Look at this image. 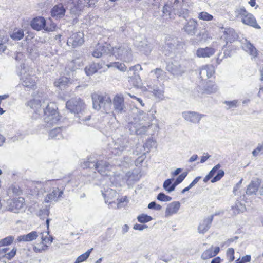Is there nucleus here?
Masks as SVG:
<instances>
[{
	"label": "nucleus",
	"instance_id": "1",
	"mask_svg": "<svg viewBox=\"0 0 263 263\" xmlns=\"http://www.w3.org/2000/svg\"><path fill=\"white\" fill-rule=\"evenodd\" d=\"M155 109H151L149 113L139 110L137 114L134 123L129 124L128 127L132 134L143 135L146 133L149 128L152 127L154 135L158 132L159 125L156 119Z\"/></svg>",
	"mask_w": 263,
	"mask_h": 263
},
{
	"label": "nucleus",
	"instance_id": "2",
	"mask_svg": "<svg viewBox=\"0 0 263 263\" xmlns=\"http://www.w3.org/2000/svg\"><path fill=\"white\" fill-rule=\"evenodd\" d=\"M28 105L34 112L39 115L44 114V120L47 126L57 123L60 120L59 113L57 111V107L53 103H49L47 99L35 98L28 103Z\"/></svg>",
	"mask_w": 263,
	"mask_h": 263
},
{
	"label": "nucleus",
	"instance_id": "3",
	"mask_svg": "<svg viewBox=\"0 0 263 263\" xmlns=\"http://www.w3.org/2000/svg\"><path fill=\"white\" fill-rule=\"evenodd\" d=\"M111 53L117 59L126 63L130 62L133 58L132 49L127 43L119 44L112 47Z\"/></svg>",
	"mask_w": 263,
	"mask_h": 263
},
{
	"label": "nucleus",
	"instance_id": "4",
	"mask_svg": "<svg viewBox=\"0 0 263 263\" xmlns=\"http://www.w3.org/2000/svg\"><path fill=\"white\" fill-rule=\"evenodd\" d=\"M93 108L97 110L103 109L106 113L109 112L111 110V100L107 95H99L93 93L91 95Z\"/></svg>",
	"mask_w": 263,
	"mask_h": 263
},
{
	"label": "nucleus",
	"instance_id": "5",
	"mask_svg": "<svg viewBox=\"0 0 263 263\" xmlns=\"http://www.w3.org/2000/svg\"><path fill=\"white\" fill-rule=\"evenodd\" d=\"M21 70L20 71L21 74V82L22 85L27 90H34L36 88V82L37 77L29 71H27L25 67V65L23 64L21 66Z\"/></svg>",
	"mask_w": 263,
	"mask_h": 263
},
{
	"label": "nucleus",
	"instance_id": "6",
	"mask_svg": "<svg viewBox=\"0 0 263 263\" xmlns=\"http://www.w3.org/2000/svg\"><path fill=\"white\" fill-rule=\"evenodd\" d=\"M84 168L95 166L96 170L101 175H107L111 168V166L106 160H98L96 163L89 161L81 163Z\"/></svg>",
	"mask_w": 263,
	"mask_h": 263
},
{
	"label": "nucleus",
	"instance_id": "7",
	"mask_svg": "<svg viewBox=\"0 0 263 263\" xmlns=\"http://www.w3.org/2000/svg\"><path fill=\"white\" fill-rule=\"evenodd\" d=\"M235 13L236 17L237 18L240 19L244 24L257 29L260 28L253 15L248 12L244 8L236 9Z\"/></svg>",
	"mask_w": 263,
	"mask_h": 263
},
{
	"label": "nucleus",
	"instance_id": "8",
	"mask_svg": "<svg viewBox=\"0 0 263 263\" xmlns=\"http://www.w3.org/2000/svg\"><path fill=\"white\" fill-rule=\"evenodd\" d=\"M66 106L71 112L82 114L85 108L83 101L79 98H72L66 102Z\"/></svg>",
	"mask_w": 263,
	"mask_h": 263
},
{
	"label": "nucleus",
	"instance_id": "9",
	"mask_svg": "<svg viewBox=\"0 0 263 263\" xmlns=\"http://www.w3.org/2000/svg\"><path fill=\"white\" fill-rule=\"evenodd\" d=\"M25 208V200L23 197L14 198L7 201V210L14 213L24 211Z\"/></svg>",
	"mask_w": 263,
	"mask_h": 263
},
{
	"label": "nucleus",
	"instance_id": "10",
	"mask_svg": "<svg viewBox=\"0 0 263 263\" xmlns=\"http://www.w3.org/2000/svg\"><path fill=\"white\" fill-rule=\"evenodd\" d=\"M219 34L220 39L226 42L224 46H226L228 42H233L238 38V35L234 29L230 27L224 28L221 27L220 28Z\"/></svg>",
	"mask_w": 263,
	"mask_h": 263
},
{
	"label": "nucleus",
	"instance_id": "11",
	"mask_svg": "<svg viewBox=\"0 0 263 263\" xmlns=\"http://www.w3.org/2000/svg\"><path fill=\"white\" fill-rule=\"evenodd\" d=\"M40 234L42 235L41 239L42 242L38 244L37 246L33 247V250L35 253H41L48 250V246L47 244H51L53 241L52 236H48L49 235V232L41 233Z\"/></svg>",
	"mask_w": 263,
	"mask_h": 263
},
{
	"label": "nucleus",
	"instance_id": "12",
	"mask_svg": "<svg viewBox=\"0 0 263 263\" xmlns=\"http://www.w3.org/2000/svg\"><path fill=\"white\" fill-rule=\"evenodd\" d=\"M73 6L70 9V12L72 17H73V23H76L78 22L77 17L82 13L83 9L85 5V3L82 0H73Z\"/></svg>",
	"mask_w": 263,
	"mask_h": 263
},
{
	"label": "nucleus",
	"instance_id": "13",
	"mask_svg": "<svg viewBox=\"0 0 263 263\" xmlns=\"http://www.w3.org/2000/svg\"><path fill=\"white\" fill-rule=\"evenodd\" d=\"M128 140L125 138L118 139L111 147V153L115 155H120L127 147Z\"/></svg>",
	"mask_w": 263,
	"mask_h": 263
},
{
	"label": "nucleus",
	"instance_id": "14",
	"mask_svg": "<svg viewBox=\"0 0 263 263\" xmlns=\"http://www.w3.org/2000/svg\"><path fill=\"white\" fill-rule=\"evenodd\" d=\"M84 35L83 32H78L73 33L67 40V44L68 46L75 48L82 45L84 42Z\"/></svg>",
	"mask_w": 263,
	"mask_h": 263
},
{
	"label": "nucleus",
	"instance_id": "15",
	"mask_svg": "<svg viewBox=\"0 0 263 263\" xmlns=\"http://www.w3.org/2000/svg\"><path fill=\"white\" fill-rule=\"evenodd\" d=\"M115 111L117 113L122 114L125 112L124 99L122 95H116L112 100Z\"/></svg>",
	"mask_w": 263,
	"mask_h": 263
},
{
	"label": "nucleus",
	"instance_id": "16",
	"mask_svg": "<svg viewBox=\"0 0 263 263\" xmlns=\"http://www.w3.org/2000/svg\"><path fill=\"white\" fill-rule=\"evenodd\" d=\"M166 69L168 72L176 76L181 75L185 71L184 68L181 66L179 62L176 60L168 62L166 66Z\"/></svg>",
	"mask_w": 263,
	"mask_h": 263
},
{
	"label": "nucleus",
	"instance_id": "17",
	"mask_svg": "<svg viewBox=\"0 0 263 263\" xmlns=\"http://www.w3.org/2000/svg\"><path fill=\"white\" fill-rule=\"evenodd\" d=\"M63 194L62 190H60L58 187H53L52 192L46 196L44 202L47 203L57 202L62 197Z\"/></svg>",
	"mask_w": 263,
	"mask_h": 263
},
{
	"label": "nucleus",
	"instance_id": "18",
	"mask_svg": "<svg viewBox=\"0 0 263 263\" xmlns=\"http://www.w3.org/2000/svg\"><path fill=\"white\" fill-rule=\"evenodd\" d=\"M182 115L185 120L193 123H198L201 119L205 116L203 114L191 111H184Z\"/></svg>",
	"mask_w": 263,
	"mask_h": 263
},
{
	"label": "nucleus",
	"instance_id": "19",
	"mask_svg": "<svg viewBox=\"0 0 263 263\" xmlns=\"http://www.w3.org/2000/svg\"><path fill=\"white\" fill-rule=\"evenodd\" d=\"M135 46L145 54H148L152 50V46L146 39L143 38L141 40L137 39L135 43Z\"/></svg>",
	"mask_w": 263,
	"mask_h": 263
},
{
	"label": "nucleus",
	"instance_id": "20",
	"mask_svg": "<svg viewBox=\"0 0 263 263\" xmlns=\"http://www.w3.org/2000/svg\"><path fill=\"white\" fill-rule=\"evenodd\" d=\"M198 26L197 20L191 18L184 25L182 30L188 35L193 36L195 34Z\"/></svg>",
	"mask_w": 263,
	"mask_h": 263
},
{
	"label": "nucleus",
	"instance_id": "21",
	"mask_svg": "<svg viewBox=\"0 0 263 263\" xmlns=\"http://www.w3.org/2000/svg\"><path fill=\"white\" fill-rule=\"evenodd\" d=\"M220 167L221 165L218 164L208 174L212 178L211 180L212 183H214L220 180L223 177L224 172L222 170H219Z\"/></svg>",
	"mask_w": 263,
	"mask_h": 263
},
{
	"label": "nucleus",
	"instance_id": "22",
	"mask_svg": "<svg viewBox=\"0 0 263 263\" xmlns=\"http://www.w3.org/2000/svg\"><path fill=\"white\" fill-rule=\"evenodd\" d=\"M214 215H212L201 220L198 227V231L200 234H203L209 230Z\"/></svg>",
	"mask_w": 263,
	"mask_h": 263
},
{
	"label": "nucleus",
	"instance_id": "23",
	"mask_svg": "<svg viewBox=\"0 0 263 263\" xmlns=\"http://www.w3.org/2000/svg\"><path fill=\"white\" fill-rule=\"evenodd\" d=\"M102 195L106 203H108L109 208L113 204H115V202L113 200L117 196V192L115 190L108 189L105 192H102Z\"/></svg>",
	"mask_w": 263,
	"mask_h": 263
},
{
	"label": "nucleus",
	"instance_id": "24",
	"mask_svg": "<svg viewBox=\"0 0 263 263\" xmlns=\"http://www.w3.org/2000/svg\"><path fill=\"white\" fill-rule=\"evenodd\" d=\"M215 49L211 47L199 48L197 50L196 54L199 58H210L215 53Z\"/></svg>",
	"mask_w": 263,
	"mask_h": 263
},
{
	"label": "nucleus",
	"instance_id": "25",
	"mask_svg": "<svg viewBox=\"0 0 263 263\" xmlns=\"http://www.w3.org/2000/svg\"><path fill=\"white\" fill-rule=\"evenodd\" d=\"M46 21L43 17H37L31 21L30 25L35 30L40 31L42 29L45 30Z\"/></svg>",
	"mask_w": 263,
	"mask_h": 263
},
{
	"label": "nucleus",
	"instance_id": "26",
	"mask_svg": "<svg viewBox=\"0 0 263 263\" xmlns=\"http://www.w3.org/2000/svg\"><path fill=\"white\" fill-rule=\"evenodd\" d=\"M174 10V13L178 15L180 17H182L184 18H186L189 16V10L187 8V6L184 4V3L181 4L180 6L176 7H173Z\"/></svg>",
	"mask_w": 263,
	"mask_h": 263
},
{
	"label": "nucleus",
	"instance_id": "27",
	"mask_svg": "<svg viewBox=\"0 0 263 263\" xmlns=\"http://www.w3.org/2000/svg\"><path fill=\"white\" fill-rule=\"evenodd\" d=\"M65 9L62 4L55 5L51 10V14L53 17L61 18L64 16Z\"/></svg>",
	"mask_w": 263,
	"mask_h": 263
},
{
	"label": "nucleus",
	"instance_id": "28",
	"mask_svg": "<svg viewBox=\"0 0 263 263\" xmlns=\"http://www.w3.org/2000/svg\"><path fill=\"white\" fill-rule=\"evenodd\" d=\"M242 47L244 50L248 52L253 58L257 57L258 52L256 48L247 40L242 42Z\"/></svg>",
	"mask_w": 263,
	"mask_h": 263
},
{
	"label": "nucleus",
	"instance_id": "29",
	"mask_svg": "<svg viewBox=\"0 0 263 263\" xmlns=\"http://www.w3.org/2000/svg\"><path fill=\"white\" fill-rule=\"evenodd\" d=\"M104 63H92L87 66L85 68L86 74L87 76H91L97 72L99 70L103 68Z\"/></svg>",
	"mask_w": 263,
	"mask_h": 263
},
{
	"label": "nucleus",
	"instance_id": "30",
	"mask_svg": "<svg viewBox=\"0 0 263 263\" xmlns=\"http://www.w3.org/2000/svg\"><path fill=\"white\" fill-rule=\"evenodd\" d=\"M180 207L179 201H173L169 203L165 210V216H169L176 214Z\"/></svg>",
	"mask_w": 263,
	"mask_h": 263
},
{
	"label": "nucleus",
	"instance_id": "31",
	"mask_svg": "<svg viewBox=\"0 0 263 263\" xmlns=\"http://www.w3.org/2000/svg\"><path fill=\"white\" fill-rule=\"evenodd\" d=\"M214 73V67L212 65H205L202 66L199 72V76L201 78H209Z\"/></svg>",
	"mask_w": 263,
	"mask_h": 263
},
{
	"label": "nucleus",
	"instance_id": "32",
	"mask_svg": "<svg viewBox=\"0 0 263 263\" xmlns=\"http://www.w3.org/2000/svg\"><path fill=\"white\" fill-rule=\"evenodd\" d=\"M38 236L39 233L36 231H33L26 235H23L18 236L17 238V240L18 242L31 241L36 239Z\"/></svg>",
	"mask_w": 263,
	"mask_h": 263
},
{
	"label": "nucleus",
	"instance_id": "33",
	"mask_svg": "<svg viewBox=\"0 0 263 263\" xmlns=\"http://www.w3.org/2000/svg\"><path fill=\"white\" fill-rule=\"evenodd\" d=\"M260 185V181L258 179L252 181L248 186L246 193L248 195L255 194L258 190L259 186Z\"/></svg>",
	"mask_w": 263,
	"mask_h": 263
},
{
	"label": "nucleus",
	"instance_id": "34",
	"mask_svg": "<svg viewBox=\"0 0 263 263\" xmlns=\"http://www.w3.org/2000/svg\"><path fill=\"white\" fill-rule=\"evenodd\" d=\"M9 249L8 248H4L0 249V256L6 257L9 260H11L14 257L16 254L17 249L13 248L10 252H7Z\"/></svg>",
	"mask_w": 263,
	"mask_h": 263
},
{
	"label": "nucleus",
	"instance_id": "35",
	"mask_svg": "<svg viewBox=\"0 0 263 263\" xmlns=\"http://www.w3.org/2000/svg\"><path fill=\"white\" fill-rule=\"evenodd\" d=\"M246 206L240 202L237 201L231 209V213L233 215H236L246 211Z\"/></svg>",
	"mask_w": 263,
	"mask_h": 263
},
{
	"label": "nucleus",
	"instance_id": "36",
	"mask_svg": "<svg viewBox=\"0 0 263 263\" xmlns=\"http://www.w3.org/2000/svg\"><path fill=\"white\" fill-rule=\"evenodd\" d=\"M71 84V81L67 77H62L54 82V85L60 89H64L66 86Z\"/></svg>",
	"mask_w": 263,
	"mask_h": 263
},
{
	"label": "nucleus",
	"instance_id": "37",
	"mask_svg": "<svg viewBox=\"0 0 263 263\" xmlns=\"http://www.w3.org/2000/svg\"><path fill=\"white\" fill-rule=\"evenodd\" d=\"M173 4L171 2H167L163 6L162 10V16L163 17H167L168 16L169 18H171V13H174V10L173 9Z\"/></svg>",
	"mask_w": 263,
	"mask_h": 263
},
{
	"label": "nucleus",
	"instance_id": "38",
	"mask_svg": "<svg viewBox=\"0 0 263 263\" xmlns=\"http://www.w3.org/2000/svg\"><path fill=\"white\" fill-rule=\"evenodd\" d=\"M49 138L52 139H60L63 138L62 129L60 127L55 128L49 133Z\"/></svg>",
	"mask_w": 263,
	"mask_h": 263
},
{
	"label": "nucleus",
	"instance_id": "39",
	"mask_svg": "<svg viewBox=\"0 0 263 263\" xmlns=\"http://www.w3.org/2000/svg\"><path fill=\"white\" fill-rule=\"evenodd\" d=\"M108 68H115L122 72H125L127 70V67L124 63L119 62H110L106 65Z\"/></svg>",
	"mask_w": 263,
	"mask_h": 263
},
{
	"label": "nucleus",
	"instance_id": "40",
	"mask_svg": "<svg viewBox=\"0 0 263 263\" xmlns=\"http://www.w3.org/2000/svg\"><path fill=\"white\" fill-rule=\"evenodd\" d=\"M177 44L176 39L168 37L166 39L164 49L168 51H171L174 49Z\"/></svg>",
	"mask_w": 263,
	"mask_h": 263
},
{
	"label": "nucleus",
	"instance_id": "41",
	"mask_svg": "<svg viewBox=\"0 0 263 263\" xmlns=\"http://www.w3.org/2000/svg\"><path fill=\"white\" fill-rule=\"evenodd\" d=\"M134 76H129L128 81L132 83L134 87H139L141 86V80L138 74L134 73Z\"/></svg>",
	"mask_w": 263,
	"mask_h": 263
},
{
	"label": "nucleus",
	"instance_id": "42",
	"mask_svg": "<svg viewBox=\"0 0 263 263\" xmlns=\"http://www.w3.org/2000/svg\"><path fill=\"white\" fill-rule=\"evenodd\" d=\"M218 88L217 86L212 82H209L207 83L206 85L204 88V92L210 94L215 93L218 90Z\"/></svg>",
	"mask_w": 263,
	"mask_h": 263
},
{
	"label": "nucleus",
	"instance_id": "43",
	"mask_svg": "<svg viewBox=\"0 0 263 263\" xmlns=\"http://www.w3.org/2000/svg\"><path fill=\"white\" fill-rule=\"evenodd\" d=\"M174 179H167L163 183V189L168 193H171L175 190L176 186L174 183H172Z\"/></svg>",
	"mask_w": 263,
	"mask_h": 263
},
{
	"label": "nucleus",
	"instance_id": "44",
	"mask_svg": "<svg viewBox=\"0 0 263 263\" xmlns=\"http://www.w3.org/2000/svg\"><path fill=\"white\" fill-rule=\"evenodd\" d=\"M24 36V31L21 29H15L10 34V37L14 40H20Z\"/></svg>",
	"mask_w": 263,
	"mask_h": 263
},
{
	"label": "nucleus",
	"instance_id": "45",
	"mask_svg": "<svg viewBox=\"0 0 263 263\" xmlns=\"http://www.w3.org/2000/svg\"><path fill=\"white\" fill-rule=\"evenodd\" d=\"M105 52L104 46L98 44L92 52V55L97 58L101 57Z\"/></svg>",
	"mask_w": 263,
	"mask_h": 263
},
{
	"label": "nucleus",
	"instance_id": "46",
	"mask_svg": "<svg viewBox=\"0 0 263 263\" xmlns=\"http://www.w3.org/2000/svg\"><path fill=\"white\" fill-rule=\"evenodd\" d=\"M92 248L88 250L85 253L80 255L76 259L74 263H81L86 260L89 256Z\"/></svg>",
	"mask_w": 263,
	"mask_h": 263
},
{
	"label": "nucleus",
	"instance_id": "47",
	"mask_svg": "<svg viewBox=\"0 0 263 263\" xmlns=\"http://www.w3.org/2000/svg\"><path fill=\"white\" fill-rule=\"evenodd\" d=\"M153 71L155 72L156 77L159 80H162L164 79L166 77V72L160 68H156L154 70L152 71V72Z\"/></svg>",
	"mask_w": 263,
	"mask_h": 263
},
{
	"label": "nucleus",
	"instance_id": "48",
	"mask_svg": "<svg viewBox=\"0 0 263 263\" xmlns=\"http://www.w3.org/2000/svg\"><path fill=\"white\" fill-rule=\"evenodd\" d=\"M198 18L205 21H210L213 19V16L205 11L200 12L198 14Z\"/></svg>",
	"mask_w": 263,
	"mask_h": 263
},
{
	"label": "nucleus",
	"instance_id": "49",
	"mask_svg": "<svg viewBox=\"0 0 263 263\" xmlns=\"http://www.w3.org/2000/svg\"><path fill=\"white\" fill-rule=\"evenodd\" d=\"M214 257L213 253V248L211 247L204 251L201 255V258L203 260H206Z\"/></svg>",
	"mask_w": 263,
	"mask_h": 263
},
{
	"label": "nucleus",
	"instance_id": "50",
	"mask_svg": "<svg viewBox=\"0 0 263 263\" xmlns=\"http://www.w3.org/2000/svg\"><path fill=\"white\" fill-rule=\"evenodd\" d=\"M117 203L115 202V204H112L110 208L114 209H120L123 207L124 205H123V203L126 202H127V197H124L120 199H117Z\"/></svg>",
	"mask_w": 263,
	"mask_h": 263
},
{
	"label": "nucleus",
	"instance_id": "51",
	"mask_svg": "<svg viewBox=\"0 0 263 263\" xmlns=\"http://www.w3.org/2000/svg\"><path fill=\"white\" fill-rule=\"evenodd\" d=\"M153 219L152 217L147 214H142L137 217L138 221L142 223H146L151 221Z\"/></svg>",
	"mask_w": 263,
	"mask_h": 263
},
{
	"label": "nucleus",
	"instance_id": "52",
	"mask_svg": "<svg viewBox=\"0 0 263 263\" xmlns=\"http://www.w3.org/2000/svg\"><path fill=\"white\" fill-rule=\"evenodd\" d=\"M56 24L52 22V21L49 19L47 21H46V25L45 27V31H53L56 28Z\"/></svg>",
	"mask_w": 263,
	"mask_h": 263
},
{
	"label": "nucleus",
	"instance_id": "53",
	"mask_svg": "<svg viewBox=\"0 0 263 263\" xmlns=\"http://www.w3.org/2000/svg\"><path fill=\"white\" fill-rule=\"evenodd\" d=\"M7 41V37H5L3 36V37H2V35H0V52H3L6 50Z\"/></svg>",
	"mask_w": 263,
	"mask_h": 263
},
{
	"label": "nucleus",
	"instance_id": "54",
	"mask_svg": "<svg viewBox=\"0 0 263 263\" xmlns=\"http://www.w3.org/2000/svg\"><path fill=\"white\" fill-rule=\"evenodd\" d=\"M54 182H55V181L54 180L48 181L43 185L39 184V186L41 187L42 186V187L40 188L41 190H44L45 192H48Z\"/></svg>",
	"mask_w": 263,
	"mask_h": 263
},
{
	"label": "nucleus",
	"instance_id": "55",
	"mask_svg": "<svg viewBox=\"0 0 263 263\" xmlns=\"http://www.w3.org/2000/svg\"><path fill=\"white\" fill-rule=\"evenodd\" d=\"M187 175V172H184L182 173L181 174H180L175 180L174 181V184L175 186H176L179 184L181 183L183 180L185 179V178Z\"/></svg>",
	"mask_w": 263,
	"mask_h": 263
},
{
	"label": "nucleus",
	"instance_id": "56",
	"mask_svg": "<svg viewBox=\"0 0 263 263\" xmlns=\"http://www.w3.org/2000/svg\"><path fill=\"white\" fill-rule=\"evenodd\" d=\"M157 199L161 201L166 202L171 201L172 200V197L166 195L163 193H160L157 195Z\"/></svg>",
	"mask_w": 263,
	"mask_h": 263
},
{
	"label": "nucleus",
	"instance_id": "57",
	"mask_svg": "<svg viewBox=\"0 0 263 263\" xmlns=\"http://www.w3.org/2000/svg\"><path fill=\"white\" fill-rule=\"evenodd\" d=\"M153 93L157 98L162 99L164 97V91L163 89L156 88L153 90Z\"/></svg>",
	"mask_w": 263,
	"mask_h": 263
},
{
	"label": "nucleus",
	"instance_id": "58",
	"mask_svg": "<svg viewBox=\"0 0 263 263\" xmlns=\"http://www.w3.org/2000/svg\"><path fill=\"white\" fill-rule=\"evenodd\" d=\"M227 255L228 260L231 262L234 260V250L232 248H229L227 251Z\"/></svg>",
	"mask_w": 263,
	"mask_h": 263
},
{
	"label": "nucleus",
	"instance_id": "59",
	"mask_svg": "<svg viewBox=\"0 0 263 263\" xmlns=\"http://www.w3.org/2000/svg\"><path fill=\"white\" fill-rule=\"evenodd\" d=\"M49 213V209L45 208L43 209H41L39 213L38 216L40 217L41 219H44L46 217V216H48Z\"/></svg>",
	"mask_w": 263,
	"mask_h": 263
},
{
	"label": "nucleus",
	"instance_id": "60",
	"mask_svg": "<svg viewBox=\"0 0 263 263\" xmlns=\"http://www.w3.org/2000/svg\"><path fill=\"white\" fill-rule=\"evenodd\" d=\"M20 191L18 186L12 185L11 186L8 190V194H10L11 193L14 195H18L20 194Z\"/></svg>",
	"mask_w": 263,
	"mask_h": 263
},
{
	"label": "nucleus",
	"instance_id": "61",
	"mask_svg": "<svg viewBox=\"0 0 263 263\" xmlns=\"http://www.w3.org/2000/svg\"><path fill=\"white\" fill-rule=\"evenodd\" d=\"M142 69L141 66L139 64H137L134 66L130 67L129 70L128 71V73L129 76H132L130 72L133 71V74L135 73L136 74V72L138 70H141Z\"/></svg>",
	"mask_w": 263,
	"mask_h": 263
},
{
	"label": "nucleus",
	"instance_id": "62",
	"mask_svg": "<svg viewBox=\"0 0 263 263\" xmlns=\"http://www.w3.org/2000/svg\"><path fill=\"white\" fill-rule=\"evenodd\" d=\"M156 143V141L152 138L148 139L144 144V147H146L148 150L149 148L152 147Z\"/></svg>",
	"mask_w": 263,
	"mask_h": 263
},
{
	"label": "nucleus",
	"instance_id": "63",
	"mask_svg": "<svg viewBox=\"0 0 263 263\" xmlns=\"http://www.w3.org/2000/svg\"><path fill=\"white\" fill-rule=\"evenodd\" d=\"M161 206L159 204H156L154 201L151 202L148 205V208L150 209H155L156 210H160L161 209Z\"/></svg>",
	"mask_w": 263,
	"mask_h": 263
},
{
	"label": "nucleus",
	"instance_id": "64",
	"mask_svg": "<svg viewBox=\"0 0 263 263\" xmlns=\"http://www.w3.org/2000/svg\"><path fill=\"white\" fill-rule=\"evenodd\" d=\"M148 226L145 224H135L134 226L133 229L136 230L142 231L145 229H147Z\"/></svg>",
	"mask_w": 263,
	"mask_h": 263
}]
</instances>
